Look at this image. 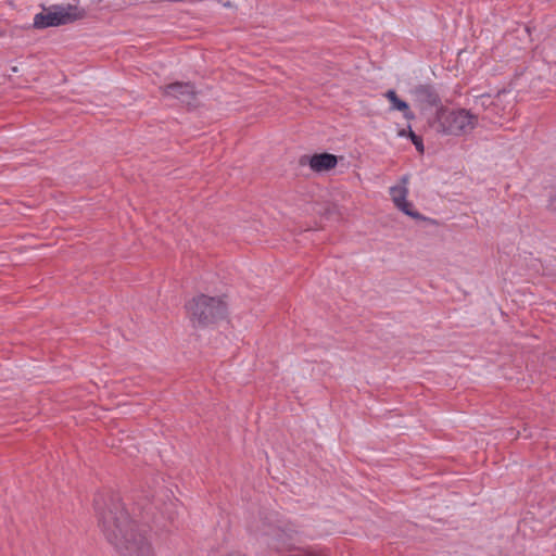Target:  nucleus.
Returning a JSON list of instances; mask_svg holds the SVG:
<instances>
[{
  "label": "nucleus",
  "mask_w": 556,
  "mask_h": 556,
  "mask_svg": "<svg viewBox=\"0 0 556 556\" xmlns=\"http://www.w3.org/2000/svg\"><path fill=\"white\" fill-rule=\"evenodd\" d=\"M299 163L302 166L309 165L314 172L321 173L336 167L338 161L336 155L325 152L312 156L303 155Z\"/></svg>",
  "instance_id": "obj_8"
},
{
  "label": "nucleus",
  "mask_w": 556,
  "mask_h": 556,
  "mask_svg": "<svg viewBox=\"0 0 556 556\" xmlns=\"http://www.w3.org/2000/svg\"><path fill=\"white\" fill-rule=\"evenodd\" d=\"M409 138L412 140V142L414 143V146L416 147V149L418 151H424V143H422V139L421 137L417 136L410 128H409Z\"/></svg>",
  "instance_id": "obj_13"
},
{
  "label": "nucleus",
  "mask_w": 556,
  "mask_h": 556,
  "mask_svg": "<svg viewBox=\"0 0 556 556\" xmlns=\"http://www.w3.org/2000/svg\"><path fill=\"white\" fill-rule=\"evenodd\" d=\"M290 556H324V555L319 551H316L313 548H307V549H302V551H300V553L292 554Z\"/></svg>",
  "instance_id": "obj_14"
},
{
  "label": "nucleus",
  "mask_w": 556,
  "mask_h": 556,
  "mask_svg": "<svg viewBox=\"0 0 556 556\" xmlns=\"http://www.w3.org/2000/svg\"><path fill=\"white\" fill-rule=\"evenodd\" d=\"M478 124V117L466 109L450 110L440 106L430 126L438 132L463 136L471 132Z\"/></svg>",
  "instance_id": "obj_4"
},
{
  "label": "nucleus",
  "mask_w": 556,
  "mask_h": 556,
  "mask_svg": "<svg viewBox=\"0 0 556 556\" xmlns=\"http://www.w3.org/2000/svg\"><path fill=\"white\" fill-rule=\"evenodd\" d=\"M407 181H408L407 176H404V177L402 178V182L405 185V184H407Z\"/></svg>",
  "instance_id": "obj_16"
},
{
  "label": "nucleus",
  "mask_w": 556,
  "mask_h": 556,
  "mask_svg": "<svg viewBox=\"0 0 556 556\" xmlns=\"http://www.w3.org/2000/svg\"><path fill=\"white\" fill-rule=\"evenodd\" d=\"M185 306L193 327H208L227 317V304L219 296L199 294Z\"/></svg>",
  "instance_id": "obj_3"
},
{
  "label": "nucleus",
  "mask_w": 556,
  "mask_h": 556,
  "mask_svg": "<svg viewBox=\"0 0 556 556\" xmlns=\"http://www.w3.org/2000/svg\"><path fill=\"white\" fill-rule=\"evenodd\" d=\"M386 98L392 104V109L402 112L406 119H413L415 117L414 113L409 110L407 102L400 99L394 90H388L386 92Z\"/></svg>",
  "instance_id": "obj_9"
},
{
  "label": "nucleus",
  "mask_w": 556,
  "mask_h": 556,
  "mask_svg": "<svg viewBox=\"0 0 556 556\" xmlns=\"http://www.w3.org/2000/svg\"><path fill=\"white\" fill-rule=\"evenodd\" d=\"M400 211H402L404 214L415 218V219H426L419 212L414 210L413 203L407 201L405 202V205L397 206Z\"/></svg>",
  "instance_id": "obj_12"
},
{
  "label": "nucleus",
  "mask_w": 556,
  "mask_h": 556,
  "mask_svg": "<svg viewBox=\"0 0 556 556\" xmlns=\"http://www.w3.org/2000/svg\"><path fill=\"white\" fill-rule=\"evenodd\" d=\"M404 135H405V130L400 131V136H404Z\"/></svg>",
  "instance_id": "obj_17"
},
{
  "label": "nucleus",
  "mask_w": 556,
  "mask_h": 556,
  "mask_svg": "<svg viewBox=\"0 0 556 556\" xmlns=\"http://www.w3.org/2000/svg\"><path fill=\"white\" fill-rule=\"evenodd\" d=\"M410 94L421 110L429 108H435L438 110L442 106L441 98L432 85L419 84L410 90Z\"/></svg>",
  "instance_id": "obj_6"
},
{
  "label": "nucleus",
  "mask_w": 556,
  "mask_h": 556,
  "mask_svg": "<svg viewBox=\"0 0 556 556\" xmlns=\"http://www.w3.org/2000/svg\"><path fill=\"white\" fill-rule=\"evenodd\" d=\"M407 194L408 190L405 186H393L390 188V195L396 207L403 204L405 205Z\"/></svg>",
  "instance_id": "obj_11"
},
{
  "label": "nucleus",
  "mask_w": 556,
  "mask_h": 556,
  "mask_svg": "<svg viewBox=\"0 0 556 556\" xmlns=\"http://www.w3.org/2000/svg\"><path fill=\"white\" fill-rule=\"evenodd\" d=\"M94 509L105 539L118 556H155L146 530L130 519L117 495H97Z\"/></svg>",
  "instance_id": "obj_1"
},
{
  "label": "nucleus",
  "mask_w": 556,
  "mask_h": 556,
  "mask_svg": "<svg viewBox=\"0 0 556 556\" xmlns=\"http://www.w3.org/2000/svg\"><path fill=\"white\" fill-rule=\"evenodd\" d=\"M49 10L54 22L53 27L71 24L86 16V11L74 4H53Z\"/></svg>",
  "instance_id": "obj_5"
},
{
  "label": "nucleus",
  "mask_w": 556,
  "mask_h": 556,
  "mask_svg": "<svg viewBox=\"0 0 556 556\" xmlns=\"http://www.w3.org/2000/svg\"><path fill=\"white\" fill-rule=\"evenodd\" d=\"M549 206L554 212H556V194L549 199Z\"/></svg>",
  "instance_id": "obj_15"
},
{
  "label": "nucleus",
  "mask_w": 556,
  "mask_h": 556,
  "mask_svg": "<svg viewBox=\"0 0 556 556\" xmlns=\"http://www.w3.org/2000/svg\"><path fill=\"white\" fill-rule=\"evenodd\" d=\"M42 7V12L40 13H37L35 16H34V27L36 29H45V28H48V27H53V18H52V14L49 10V8H46L45 5H41Z\"/></svg>",
  "instance_id": "obj_10"
},
{
  "label": "nucleus",
  "mask_w": 556,
  "mask_h": 556,
  "mask_svg": "<svg viewBox=\"0 0 556 556\" xmlns=\"http://www.w3.org/2000/svg\"><path fill=\"white\" fill-rule=\"evenodd\" d=\"M165 96L173 97L188 106H195L197 92L190 83H173L164 87Z\"/></svg>",
  "instance_id": "obj_7"
},
{
  "label": "nucleus",
  "mask_w": 556,
  "mask_h": 556,
  "mask_svg": "<svg viewBox=\"0 0 556 556\" xmlns=\"http://www.w3.org/2000/svg\"><path fill=\"white\" fill-rule=\"evenodd\" d=\"M248 529L257 541L271 549L285 552L294 548L291 534L278 525L276 513L261 511Z\"/></svg>",
  "instance_id": "obj_2"
}]
</instances>
